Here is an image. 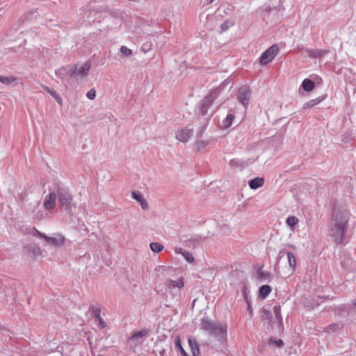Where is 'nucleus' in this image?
<instances>
[{"label": "nucleus", "instance_id": "17", "mask_svg": "<svg viewBox=\"0 0 356 356\" xmlns=\"http://www.w3.org/2000/svg\"><path fill=\"white\" fill-rule=\"evenodd\" d=\"M184 281L182 280V278H180V279H178L177 280H169L167 281L166 282V286L170 289L172 288H178V289H181L184 286Z\"/></svg>", "mask_w": 356, "mask_h": 356}, {"label": "nucleus", "instance_id": "9", "mask_svg": "<svg viewBox=\"0 0 356 356\" xmlns=\"http://www.w3.org/2000/svg\"><path fill=\"white\" fill-rule=\"evenodd\" d=\"M45 240L49 245L59 247L64 244L65 238L61 234L56 233L52 236H47Z\"/></svg>", "mask_w": 356, "mask_h": 356}, {"label": "nucleus", "instance_id": "36", "mask_svg": "<svg viewBox=\"0 0 356 356\" xmlns=\"http://www.w3.org/2000/svg\"><path fill=\"white\" fill-rule=\"evenodd\" d=\"M33 235L37 236H38V237H40V238H44V239H45V238H46V237H47V235H46V234H43V233H42V232H39V231H38V229H36L35 228H34V229H33Z\"/></svg>", "mask_w": 356, "mask_h": 356}, {"label": "nucleus", "instance_id": "38", "mask_svg": "<svg viewBox=\"0 0 356 356\" xmlns=\"http://www.w3.org/2000/svg\"><path fill=\"white\" fill-rule=\"evenodd\" d=\"M328 53V50L326 49H317V55L318 58H321L326 55Z\"/></svg>", "mask_w": 356, "mask_h": 356}, {"label": "nucleus", "instance_id": "16", "mask_svg": "<svg viewBox=\"0 0 356 356\" xmlns=\"http://www.w3.org/2000/svg\"><path fill=\"white\" fill-rule=\"evenodd\" d=\"M264 184V179L261 177H255L248 181V185L252 189H257Z\"/></svg>", "mask_w": 356, "mask_h": 356}, {"label": "nucleus", "instance_id": "22", "mask_svg": "<svg viewBox=\"0 0 356 356\" xmlns=\"http://www.w3.org/2000/svg\"><path fill=\"white\" fill-rule=\"evenodd\" d=\"M149 246L150 249L154 252H159L163 249V246L161 243L156 242L151 243Z\"/></svg>", "mask_w": 356, "mask_h": 356}, {"label": "nucleus", "instance_id": "15", "mask_svg": "<svg viewBox=\"0 0 356 356\" xmlns=\"http://www.w3.org/2000/svg\"><path fill=\"white\" fill-rule=\"evenodd\" d=\"M72 67L67 66V67H62L60 69H58L56 72L58 75L61 79H65L66 76H70L72 78Z\"/></svg>", "mask_w": 356, "mask_h": 356}, {"label": "nucleus", "instance_id": "10", "mask_svg": "<svg viewBox=\"0 0 356 356\" xmlns=\"http://www.w3.org/2000/svg\"><path fill=\"white\" fill-rule=\"evenodd\" d=\"M193 129H189L186 127L181 129L180 131H178L176 133L175 137L180 142L186 143L191 138V136L193 135Z\"/></svg>", "mask_w": 356, "mask_h": 356}, {"label": "nucleus", "instance_id": "2", "mask_svg": "<svg viewBox=\"0 0 356 356\" xmlns=\"http://www.w3.org/2000/svg\"><path fill=\"white\" fill-rule=\"evenodd\" d=\"M201 329L214 337L219 343L218 348L222 350L227 347V325L215 322L207 316L201 319Z\"/></svg>", "mask_w": 356, "mask_h": 356}, {"label": "nucleus", "instance_id": "31", "mask_svg": "<svg viewBox=\"0 0 356 356\" xmlns=\"http://www.w3.org/2000/svg\"><path fill=\"white\" fill-rule=\"evenodd\" d=\"M90 309H92L93 316L95 317V318H98L101 317L100 316L101 310L99 309V307L92 306Z\"/></svg>", "mask_w": 356, "mask_h": 356}, {"label": "nucleus", "instance_id": "27", "mask_svg": "<svg viewBox=\"0 0 356 356\" xmlns=\"http://www.w3.org/2000/svg\"><path fill=\"white\" fill-rule=\"evenodd\" d=\"M342 328V324L341 323H335V324H332V325H330L328 327H327V331L330 332H335L337 330H341Z\"/></svg>", "mask_w": 356, "mask_h": 356}, {"label": "nucleus", "instance_id": "8", "mask_svg": "<svg viewBox=\"0 0 356 356\" xmlns=\"http://www.w3.org/2000/svg\"><path fill=\"white\" fill-rule=\"evenodd\" d=\"M149 330L143 329L140 331L136 332L132 334L129 338V341L134 345L141 343L144 341L145 339L147 337Z\"/></svg>", "mask_w": 356, "mask_h": 356}, {"label": "nucleus", "instance_id": "24", "mask_svg": "<svg viewBox=\"0 0 356 356\" xmlns=\"http://www.w3.org/2000/svg\"><path fill=\"white\" fill-rule=\"evenodd\" d=\"M304 52L306 54L307 56H310L314 58H317V49H305Z\"/></svg>", "mask_w": 356, "mask_h": 356}, {"label": "nucleus", "instance_id": "6", "mask_svg": "<svg viewBox=\"0 0 356 356\" xmlns=\"http://www.w3.org/2000/svg\"><path fill=\"white\" fill-rule=\"evenodd\" d=\"M278 52V47L273 44L266 49L260 57V63L262 65H266L271 61Z\"/></svg>", "mask_w": 356, "mask_h": 356}, {"label": "nucleus", "instance_id": "23", "mask_svg": "<svg viewBox=\"0 0 356 356\" xmlns=\"http://www.w3.org/2000/svg\"><path fill=\"white\" fill-rule=\"evenodd\" d=\"M287 258L289 266L294 268L296 266V261L294 254L292 252H287Z\"/></svg>", "mask_w": 356, "mask_h": 356}, {"label": "nucleus", "instance_id": "28", "mask_svg": "<svg viewBox=\"0 0 356 356\" xmlns=\"http://www.w3.org/2000/svg\"><path fill=\"white\" fill-rule=\"evenodd\" d=\"M183 257H184V259L188 262V263H192L194 261V257L193 256V254L188 252V251H186V252H183Z\"/></svg>", "mask_w": 356, "mask_h": 356}, {"label": "nucleus", "instance_id": "1", "mask_svg": "<svg viewBox=\"0 0 356 356\" xmlns=\"http://www.w3.org/2000/svg\"><path fill=\"white\" fill-rule=\"evenodd\" d=\"M349 213L346 207H338L334 205L332 211V218L330 235L337 243H342L346 232L348 229Z\"/></svg>", "mask_w": 356, "mask_h": 356}, {"label": "nucleus", "instance_id": "34", "mask_svg": "<svg viewBox=\"0 0 356 356\" xmlns=\"http://www.w3.org/2000/svg\"><path fill=\"white\" fill-rule=\"evenodd\" d=\"M86 97L89 99H94L96 97V91L95 90L94 88L92 89H90L86 94Z\"/></svg>", "mask_w": 356, "mask_h": 356}, {"label": "nucleus", "instance_id": "44", "mask_svg": "<svg viewBox=\"0 0 356 356\" xmlns=\"http://www.w3.org/2000/svg\"><path fill=\"white\" fill-rule=\"evenodd\" d=\"M197 146H198V148L205 147V143H204L203 141H198V142L197 143Z\"/></svg>", "mask_w": 356, "mask_h": 356}, {"label": "nucleus", "instance_id": "14", "mask_svg": "<svg viewBox=\"0 0 356 356\" xmlns=\"http://www.w3.org/2000/svg\"><path fill=\"white\" fill-rule=\"evenodd\" d=\"M257 277L261 282H269L271 280L273 275L270 272L259 269L257 273Z\"/></svg>", "mask_w": 356, "mask_h": 356}, {"label": "nucleus", "instance_id": "46", "mask_svg": "<svg viewBox=\"0 0 356 356\" xmlns=\"http://www.w3.org/2000/svg\"><path fill=\"white\" fill-rule=\"evenodd\" d=\"M188 342H189V343H190V345L191 346V348L193 350V355H195V350L194 349L193 346L192 344V340L191 339H188Z\"/></svg>", "mask_w": 356, "mask_h": 356}, {"label": "nucleus", "instance_id": "12", "mask_svg": "<svg viewBox=\"0 0 356 356\" xmlns=\"http://www.w3.org/2000/svg\"><path fill=\"white\" fill-rule=\"evenodd\" d=\"M341 266L346 270H353L354 269V264L350 255L346 252L343 253L341 257Z\"/></svg>", "mask_w": 356, "mask_h": 356}, {"label": "nucleus", "instance_id": "19", "mask_svg": "<svg viewBox=\"0 0 356 356\" xmlns=\"http://www.w3.org/2000/svg\"><path fill=\"white\" fill-rule=\"evenodd\" d=\"M271 292V287L268 285H263L259 289V296L261 299H265Z\"/></svg>", "mask_w": 356, "mask_h": 356}, {"label": "nucleus", "instance_id": "48", "mask_svg": "<svg viewBox=\"0 0 356 356\" xmlns=\"http://www.w3.org/2000/svg\"><path fill=\"white\" fill-rule=\"evenodd\" d=\"M248 309L250 310V313L252 312V309L250 305L248 306Z\"/></svg>", "mask_w": 356, "mask_h": 356}, {"label": "nucleus", "instance_id": "32", "mask_svg": "<svg viewBox=\"0 0 356 356\" xmlns=\"http://www.w3.org/2000/svg\"><path fill=\"white\" fill-rule=\"evenodd\" d=\"M120 51L124 56H130L132 54V51L126 46H122Z\"/></svg>", "mask_w": 356, "mask_h": 356}, {"label": "nucleus", "instance_id": "47", "mask_svg": "<svg viewBox=\"0 0 356 356\" xmlns=\"http://www.w3.org/2000/svg\"><path fill=\"white\" fill-rule=\"evenodd\" d=\"M221 28L223 31H226L228 28V25L226 23H225L221 25Z\"/></svg>", "mask_w": 356, "mask_h": 356}, {"label": "nucleus", "instance_id": "33", "mask_svg": "<svg viewBox=\"0 0 356 356\" xmlns=\"http://www.w3.org/2000/svg\"><path fill=\"white\" fill-rule=\"evenodd\" d=\"M175 345L177 347V348L180 350V353L183 356H188V354L181 346L180 341L179 339L176 341Z\"/></svg>", "mask_w": 356, "mask_h": 356}, {"label": "nucleus", "instance_id": "43", "mask_svg": "<svg viewBox=\"0 0 356 356\" xmlns=\"http://www.w3.org/2000/svg\"><path fill=\"white\" fill-rule=\"evenodd\" d=\"M54 99L59 104H62V98L59 95H58Z\"/></svg>", "mask_w": 356, "mask_h": 356}, {"label": "nucleus", "instance_id": "42", "mask_svg": "<svg viewBox=\"0 0 356 356\" xmlns=\"http://www.w3.org/2000/svg\"><path fill=\"white\" fill-rule=\"evenodd\" d=\"M175 250V252H176V253H177V254H181V255H183V254H184L183 252H186V250H183V249H182V248H176Z\"/></svg>", "mask_w": 356, "mask_h": 356}, {"label": "nucleus", "instance_id": "26", "mask_svg": "<svg viewBox=\"0 0 356 356\" xmlns=\"http://www.w3.org/2000/svg\"><path fill=\"white\" fill-rule=\"evenodd\" d=\"M298 222V219L296 216H289L286 218V223L289 227H294Z\"/></svg>", "mask_w": 356, "mask_h": 356}, {"label": "nucleus", "instance_id": "50", "mask_svg": "<svg viewBox=\"0 0 356 356\" xmlns=\"http://www.w3.org/2000/svg\"><path fill=\"white\" fill-rule=\"evenodd\" d=\"M353 304H354V305H355V307H356V300H355V301L353 302Z\"/></svg>", "mask_w": 356, "mask_h": 356}, {"label": "nucleus", "instance_id": "52", "mask_svg": "<svg viewBox=\"0 0 356 356\" xmlns=\"http://www.w3.org/2000/svg\"><path fill=\"white\" fill-rule=\"evenodd\" d=\"M213 0H211V2H213Z\"/></svg>", "mask_w": 356, "mask_h": 356}, {"label": "nucleus", "instance_id": "7", "mask_svg": "<svg viewBox=\"0 0 356 356\" xmlns=\"http://www.w3.org/2000/svg\"><path fill=\"white\" fill-rule=\"evenodd\" d=\"M251 90L249 87L243 86L238 88L237 99L245 107H247L249 104Z\"/></svg>", "mask_w": 356, "mask_h": 356}, {"label": "nucleus", "instance_id": "4", "mask_svg": "<svg viewBox=\"0 0 356 356\" xmlns=\"http://www.w3.org/2000/svg\"><path fill=\"white\" fill-rule=\"evenodd\" d=\"M90 69V65L88 63L81 65H76L72 67V78L79 79L87 76Z\"/></svg>", "mask_w": 356, "mask_h": 356}, {"label": "nucleus", "instance_id": "45", "mask_svg": "<svg viewBox=\"0 0 356 356\" xmlns=\"http://www.w3.org/2000/svg\"><path fill=\"white\" fill-rule=\"evenodd\" d=\"M204 129H205V127H204H204H202L201 128V129H200L199 131H197V136H198L199 137L202 136V132H203V131H204Z\"/></svg>", "mask_w": 356, "mask_h": 356}, {"label": "nucleus", "instance_id": "20", "mask_svg": "<svg viewBox=\"0 0 356 356\" xmlns=\"http://www.w3.org/2000/svg\"><path fill=\"white\" fill-rule=\"evenodd\" d=\"M235 118V115L233 113L227 114L225 119L222 121V127L225 129L229 128L232 124Z\"/></svg>", "mask_w": 356, "mask_h": 356}, {"label": "nucleus", "instance_id": "40", "mask_svg": "<svg viewBox=\"0 0 356 356\" xmlns=\"http://www.w3.org/2000/svg\"><path fill=\"white\" fill-rule=\"evenodd\" d=\"M139 202L140 203L141 207L143 209H145L147 208V206H148L147 203L143 198V200L140 201Z\"/></svg>", "mask_w": 356, "mask_h": 356}, {"label": "nucleus", "instance_id": "49", "mask_svg": "<svg viewBox=\"0 0 356 356\" xmlns=\"http://www.w3.org/2000/svg\"><path fill=\"white\" fill-rule=\"evenodd\" d=\"M195 349H196V350H197V353H199V349H198V348L197 347V344H196V343H195Z\"/></svg>", "mask_w": 356, "mask_h": 356}, {"label": "nucleus", "instance_id": "18", "mask_svg": "<svg viewBox=\"0 0 356 356\" xmlns=\"http://www.w3.org/2000/svg\"><path fill=\"white\" fill-rule=\"evenodd\" d=\"M301 86L304 90L310 92L314 89L315 84L313 81L309 79H305L302 81Z\"/></svg>", "mask_w": 356, "mask_h": 356}, {"label": "nucleus", "instance_id": "11", "mask_svg": "<svg viewBox=\"0 0 356 356\" xmlns=\"http://www.w3.org/2000/svg\"><path fill=\"white\" fill-rule=\"evenodd\" d=\"M57 195L54 191L51 192L48 195L45 197L43 206L47 211L54 209L56 205Z\"/></svg>", "mask_w": 356, "mask_h": 356}, {"label": "nucleus", "instance_id": "35", "mask_svg": "<svg viewBox=\"0 0 356 356\" xmlns=\"http://www.w3.org/2000/svg\"><path fill=\"white\" fill-rule=\"evenodd\" d=\"M44 90H45L48 93H49V95H50L51 97H53L54 98H55V97L58 95V92H57L56 90H53V89H51V88H49V87L45 86V87H44Z\"/></svg>", "mask_w": 356, "mask_h": 356}, {"label": "nucleus", "instance_id": "13", "mask_svg": "<svg viewBox=\"0 0 356 356\" xmlns=\"http://www.w3.org/2000/svg\"><path fill=\"white\" fill-rule=\"evenodd\" d=\"M28 254L34 257H40L42 255V250L39 246L35 243H31L24 247Z\"/></svg>", "mask_w": 356, "mask_h": 356}, {"label": "nucleus", "instance_id": "30", "mask_svg": "<svg viewBox=\"0 0 356 356\" xmlns=\"http://www.w3.org/2000/svg\"><path fill=\"white\" fill-rule=\"evenodd\" d=\"M273 312L277 319H282L280 306H279V305L274 306Z\"/></svg>", "mask_w": 356, "mask_h": 356}, {"label": "nucleus", "instance_id": "5", "mask_svg": "<svg viewBox=\"0 0 356 356\" xmlns=\"http://www.w3.org/2000/svg\"><path fill=\"white\" fill-rule=\"evenodd\" d=\"M218 96V92L217 90L213 91L210 93V95H207L202 100L201 106L200 108V113L202 115H205L208 113V109L213 104L215 99Z\"/></svg>", "mask_w": 356, "mask_h": 356}, {"label": "nucleus", "instance_id": "37", "mask_svg": "<svg viewBox=\"0 0 356 356\" xmlns=\"http://www.w3.org/2000/svg\"><path fill=\"white\" fill-rule=\"evenodd\" d=\"M132 197L138 202L143 200V197L138 192H133Z\"/></svg>", "mask_w": 356, "mask_h": 356}, {"label": "nucleus", "instance_id": "29", "mask_svg": "<svg viewBox=\"0 0 356 356\" xmlns=\"http://www.w3.org/2000/svg\"><path fill=\"white\" fill-rule=\"evenodd\" d=\"M269 341H270V344L275 345L277 347H281L284 344L282 339H275L270 338Z\"/></svg>", "mask_w": 356, "mask_h": 356}, {"label": "nucleus", "instance_id": "39", "mask_svg": "<svg viewBox=\"0 0 356 356\" xmlns=\"http://www.w3.org/2000/svg\"><path fill=\"white\" fill-rule=\"evenodd\" d=\"M270 316H271V313L269 311L264 309L262 311V318H268Z\"/></svg>", "mask_w": 356, "mask_h": 356}, {"label": "nucleus", "instance_id": "51", "mask_svg": "<svg viewBox=\"0 0 356 356\" xmlns=\"http://www.w3.org/2000/svg\"><path fill=\"white\" fill-rule=\"evenodd\" d=\"M230 164L233 165V161L232 160L230 161Z\"/></svg>", "mask_w": 356, "mask_h": 356}, {"label": "nucleus", "instance_id": "41", "mask_svg": "<svg viewBox=\"0 0 356 356\" xmlns=\"http://www.w3.org/2000/svg\"><path fill=\"white\" fill-rule=\"evenodd\" d=\"M99 321V325L101 326V327H104L106 326V323H104V321H103V319L99 317L98 318H97Z\"/></svg>", "mask_w": 356, "mask_h": 356}, {"label": "nucleus", "instance_id": "3", "mask_svg": "<svg viewBox=\"0 0 356 356\" xmlns=\"http://www.w3.org/2000/svg\"><path fill=\"white\" fill-rule=\"evenodd\" d=\"M58 202L62 206L65 207L66 210L72 208V196L68 189L63 186H58L57 188Z\"/></svg>", "mask_w": 356, "mask_h": 356}, {"label": "nucleus", "instance_id": "21", "mask_svg": "<svg viewBox=\"0 0 356 356\" xmlns=\"http://www.w3.org/2000/svg\"><path fill=\"white\" fill-rule=\"evenodd\" d=\"M321 101H322V99L321 97H318V98H316V99H311V100H309V102H306L304 104L303 108H307L313 107L315 105H316L317 104H318L319 102H321Z\"/></svg>", "mask_w": 356, "mask_h": 356}, {"label": "nucleus", "instance_id": "25", "mask_svg": "<svg viewBox=\"0 0 356 356\" xmlns=\"http://www.w3.org/2000/svg\"><path fill=\"white\" fill-rule=\"evenodd\" d=\"M15 81V79L13 76H3L0 75V81L3 84L8 85Z\"/></svg>", "mask_w": 356, "mask_h": 356}]
</instances>
